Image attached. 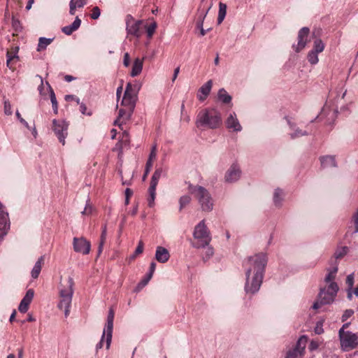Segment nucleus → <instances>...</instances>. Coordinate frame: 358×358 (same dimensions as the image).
<instances>
[{
    "label": "nucleus",
    "instance_id": "nucleus-1",
    "mask_svg": "<svg viewBox=\"0 0 358 358\" xmlns=\"http://www.w3.org/2000/svg\"><path fill=\"white\" fill-rule=\"evenodd\" d=\"M266 264L267 257L264 253H258L248 258L245 285V291L247 294H253L259 289Z\"/></svg>",
    "mask_w": 358,
    "mask_h": 358
},
{
    "label": "nucleus",
    "instance_id": "nucleus-2",
    "mask_svg": "<svg viewBox=\"0 0 358 358\" xmlns=\"http://www.w3.org/2000/svg\"><path fill=\"white\" fill-rule=\"evenodd\" d=\"M222 123L221 113L215 108H206L201 110L196 120L197 127H207L212 129L219 128Z\"/></svg>",
    "mask_w": 358,
    "mask_h": 358
},
{
    "label": "nucleus",
    "instance_id": "nucleus-3",
    "mask_svg": "<svg viewBox=\"0 0 358 358\" xmlns=\"http://www.w3.org/2000/svg\"><path fill=\"white\" fill-rule=\"evenodd\" d=\"M188 190L197 199L203 211L210 212L213 210L214 201L208 189L200 185H189Z\"/></svg>",
    "mask_w": 358,
    "mask_h": 358
},
{
    "label": "nucleus",
    "instance_id": "nucleus-4",
    "mask_svg": "<svg viewBox=\"0 0 358 358\" xmlns=\"http://www.w3.org/2000/svg\"><path fill=\"white\" fill-rule=\"evenodd\" d=\"M74 281L73 278L69 277L66 284L62 285L59 291L60 301L58 307L60 309H64V315L67 317L69 314V308L71 304L72 297L73 294Z\"/></svg>",
    "mask_w": 358,
    "mask_h": 358
},
{
    "label": "nucleus",
    "instance_id": "nucleus-5",
    "mask_svg": "<svg viewBox=\"0 0 358 358\" xmlns=\"http://www.w3.org/2000/svg\"><path fill=\"white\" fill-rule=\"evenodd\" d=\"M338 291V286L336 282H331L327 288H321L318 294L317 301L313 303L312 308L315 310L320 308L322 305L331 303Z\"/></svg>",
    "mask_w": 358,
    "mask_h": 358
},
{
    "label": "nucleus",
    "instance_id": "nucleus-6",
    "mask_svg": "<svg viewBox=\"0 0 358 358\" xmlns=\"http://www.w3.org/2000/svg\"><path fill=\"white\" fill-rule=\"evenodd\" d=\"M193 236L194 239L197 240L196 242L192 243V246L196 248H206L208 245L211 236L205 224V220H201L194 228Z\"/></svg>",
    "mask_w": 358,
    "mask_h": 358
},
{
    "label": "nucleus",
    "instance_id": "nucleus-7",
    "mask_svg": "<svg viewBox=\"0 0 358 358\" xmlns=\"http://www.w3.org/2000/svg\"><path fill=\"white\" fill-rule=\"evenodd\" d=\"M338 336L343 351L348 352L358 347V336L357 334L339 329Z\"/></svg>",
    "mask_w": 358,
    "mask_h": 358
},
{
    "label": "nucleus",
    "instance_id": "nucleus-8",
    "mask_svg": "<svg viewBox=\"0 0 358 358\" xmlns=\"http://www.w3.org/2000/svg\"><path fill=\"white\" fill-rule=\"evenodd\" d=\"M114 317V310L112 308H110L107 317V322L106 324L105 328L103 329L101 341L96 345V350L101 349L103 347V342L105 338L106 343V349H109L112 340Z\"/></svg>",
    "mask_w": 358,
    "mask_h": 358
},
{
    "label": "nucleus",
    "instance_id": "nucleus-9",
    "mask_svg": "<svg viewBox=\"0 0 358 358\" xmlns=\"http://www.w3.org/2000/svg\"><path fill=\"white\" fill-rule=\"evenodd\" d=\"M68 127L69 124L64 120L55 119L52 120V130L62 145L65 144V138L68 135Z\"/></svg>",
    "mask_w": 358,
    "mask_h": 358
},
{
    "label": "nucleus",
    "instance_id": "nucleus-10",
    "mask_svg": "<svg viewBox=\"0 0 358 358\" xmlns=\"http://www.w3.org/2000/svg\"><path fill=\"white\" fill-rule=\"evenodd\" d=\"M143 20L135 21L131 15H127L126 17V29L128 34L133 35L137 38L142 35L141 26Z\"/></svg>",
    "mask_w": 358,
    "mask_h": 358
},
{
    "label": "nucleus",
    "instance_id": "nucleus-11",
    "mask_svg": "<svg viewBox=\"0 0 358 358\" xmlns=\"http://www.w3.org/2000/svg\"><path fill=\"white\" fill-rule=\"evenodd\" d=\"M310 29L308 27H304L301 28L298 33L297 44L292 45L293 49L296 52H301L307 45L308 42V36Z\"/></svg>",
    "mask_w": 358,
    "mask_h": 358
},
{
    "label": "nucleus",
    "instance_id": "nucleus-12",
    "mask_svg": "<svg viewBox=\"0 0 358 358\" xmlns=\"http://www.w3.org/2000/svg\"><path fill=\"white\" fill-rule=\"evenodd\" d=\"M306 338L301 336L292 350L287 352L285 358H301L306 348Z\"/></svg>",
    "mask_w": 358,
    "mask_h": 358
},
{
    "label": "nucleus",
    "instance_id": "nucleus-13",
    "mask_svg": "<svg viewBox=\"0 0 358 358\" xmlns=\"http://www.w3.org/2000/svg\"><path fill=\"white\" fill-rule=\"evenodd\" d=\"M9 229L8 213L4 210V206L0 202V241L6 235Z\"/></svg>",
    "mask_w": 358,
    "mask_h": 358
},
{
    "label": "nucleus",
    "instance_id": "nucleus-14",
    "mask_svg": "<svg viewBox=\"0 0 358 358\" xmlns=\"http://www.w3.org/2000/svg\"><path fill=\"white\" fill-rule=\"evenodd\" d=\"M73 250L76 252H79L83 255H87L90 252L91 244L83 237L73 238Z\"/></svg>",
    "mask_w": 358,
    "mask_h": 358
},
{
    "label": "nucleus",
    "instance_id": "nucleus-15",
    "mask_svg": "<svg viewBox=\"0 0 358 358\" xmlns=\"http://www.w3.org/2000/svg\"><path fill=\"white\" fill-rule=\"evenodd\" d=\"M240 168L236 164H232L226 172L224 179L227 182H234L237 181L241 176Z\"/></svg>",
    "mask_w": 358,
    "mask_h": 358
},
{
    "label": "nucleus",
    "instance_id": "nucleus-16",
    "mask_svg": "<svg viewBox=\"0 0 358 358\" xmlns=\"http://www.w3.org/2000/svg\"><path fill=\"white\" fill-rule=\"evenodd\" d=\"M140 88L141 85L138 84L133 85L131 83H128L126 86L124 96L136 102L138 100V93L140 90Z\"/></svg>",
    "mask_w": 358,
    "mask_h": 358
},
{
    "label": "nucleus",
    "instance_id": "nucleus-17",
    "mask_svg": "<svg viewBox=\"0 0 358 358\" xmlns=\"http://www.w3.org/2000/svg\"><path fill=\"white\" fill-rule=\"evenodd\" d=\"M34 292L32 289H29V290H27L25 296L22 299L18 307V310L20 313H25L28 310L29 306L31 303L34 298Z\"/></svg>",
    "mask_w": 358,
    "mask_h": 358
},
{
    "label": "nucleus",
    "instance_id": "nucleus-18",
    "mask_svg": "<svg viewBox=\"0 0 358 358\" xmlns=\"http://www.w3.org/2000/svg\"><path fill=\"white\" fill-rule=\"evenodd\" d=\"M226 127L229 129H232L234 131L238 132L242 130V127L240 124L238 120L236 117V113L234 112L230 113L226 120Z\"/></svg>",
    "mask_w": 358,
    "mask_h": 358
},
{
    "label": "nucleus",
    "instance_id": "nucleus-19",
    "mask_svg": "<svg viewBox=\"0 0 358 358\" xmlns=\"http://www.w3.org/2000/svg\"><path fill=\"white\" fill-rule=\"evenodd\" d=\"M170 257L169 252L164 247L158 246L156 249L155 259L160 263H166Z\"/></svg>",
    "mask_w": 358,
    "mask_h": 358
},
{
    "label": "nucleus",
    "instance_id": "nucleus-20",
    "mask_svg": "<svg viewBox=\"0 0 358 358\" xmlns=\"http://www.w3.org/2000/svg\"><path fill=\"white\" fill-rule=\"evenodd\" d=\"M212 86H213V81L211 80H209L199 88V93H201L203 95V97H201V94H198V99L200 101H204L206 99V97L210 92Z\"/></svg>",
    "mask_w": 358,
    "mask_h": 358
},
{
    "label": "nucleus",
    "instance_id": "nucleus-21",
    "mask_svg": "<svg viewBox=\"0 0 358 358\" xmlns=\"http://www.w3.org/2000/svg\"><path fill=\"white\" fill-rule=\"evenodd\" d=\"M81 24V20L77 16L74 22L69 26L62 27V31L66 35H71L73 31L77 30Z\"/></svg>",
    "mask_w": 358,
    "mask_h": 358
},
{
    "label": "nucleus",
    "instance_id": "nucleus-22",
    "mask_svg": "<svg viewBox=\"0 0 358 358\" xmlns=\"http://www.w3.org/2000/svg\"><path fill=\"white\" fill-rule=\"evenodd\" d=\"M320 162L322 166L324 168L327 167H336V162L334 156L327 155L323 156L320 157Z\"/></svg>",
    "mask_w": 358,
    "mask_h": 358
},
{
    "label": "nucleus",
    "instance_id": "nucleus-23",
    "mask_svg": "<svg viewBox=\"0 0 358 358\" xmlns=\"http://www.w3.org/2000/svg\"><path fill=\"white\" fill-rule=\"evenodd\" d=\"M136 103V101L131 100L130 99H129L128 97H126L124 96H123V99L122 100V105L123 106H124L125 108H128L127 117L131 116V115L134 110Z\"/></svg>",
    "mask_w": 358,
    "mask_h": 358
},
{
    "label": "nucleus",
    "instance_id": "nucleus-24",
    "mask_svg": "<svg viewBox=\"0 0 358 358\" xmlns=\"http://www.w3.org/2000/svg\"><path fill=\"white\" fill-rule=\"evenodd\" d=\"M287 122L288 124L290 127V129L294 131L293 133L290 134V137L292 139L308 135V132H307L306 131H302L301 129L296 128L295 124L291 122L289 120H288Z\"/></svg>",
    "mask_w": 358,
    "mask_h": 358
},
{
    "label": "nucleus",
    "instance_id": "nucleus-25",
    "mask_svg": "<svg viewBox=\"0 0 358 358\" xmlns=\"http://www.w3.org/2000/svg\"><path fill=\"white\" fill-rule=\"evenodd\" d=\"M143 59L139 58L135 59L131 72V76L132 77L137 76L141 73L143 69Z\"/></svg>",
    "mask_w": 358,
    "mask_h": 358
},
{
    "label": "nucleus",
    "instance_id": "nucleus-26",
    "mask_svg": "<svg viewBox=\"0 0 358 358\" xmlns=\"http://www.w3.org/2000/svg\"><path fill=\"white\" fill-rule=\"evenodd\" d=\"M44 257L43 256H41L37 262H36L34 268L31 271V277L34 279L37 278L40 274V272L42 268V264H43Z\"/></svg>",
    "mask_w": 358,
    "mask_h": 358
},
{
    "label": "nucleus",
    "instance_id": "nucleus-27",
    "mask_svg": "<svg viewBox=\"0 0 358 358\" xmlns=\"http://www.w3.org/2000/svg\"><path fill=\"white\" fill-rule=\"evenodd\" d=\"M18 50H19V48L18 47H15L13 50L7 52V54H6V57H7L6 64H7V66L10 69L12 68V64H11L12 61H13L14 59H18V56H17Z\"/></svg>",
    "mask_w": 358,
    "mask_h": 358
},
{
    "label": "nucleus",
    "instance_id": "nucleus-28",
    "mask_svg": "<svg viewBox=\"0 0 358 358\" xmlns=\"http://www.w3.org/2000/svg\"><path fill=\"white\" fill-rule=\"evenodd\" d=\"M53 41V38H47L45 37H41L38 39V43L37 46V51L41 52L46 49L47 46L49 45Z\"/></svg>",
    "mask_w": 358,
    "mask_h": 358
},
{
    "label": "nucleus",
    "instance_id": "nucleus-29",
    "mask_svg": "<svg viewBox=\"0 0 358 358\" xmlns=\"http://www.w3.org/2000/svg\"><path fill=\"white\" fill-rule=\"evenodd\" d=\"M283 200V192L280 188L275 189L273 194V203L275 206H280Z\"/></svg>",
    "mask_w": 358,
    "mask_h": 358
},
{
    "label": "nucleus",
    "instance_id": "nucleus-30",
    "mask_svg": "<svg viewBox=\"0 0 358 358\" xmlns=\"http://www.w3.org/2000/svg\"><path fill=\"white\" fill-rule=\"evenodd\" d=\"M217 96L219 100L224 103H229L231 101V96L224 88H222L219 90Z\"/></svg>",
    "mask_w": 358,
    "mask_h": 358
},
{
    "label": "nucleus",
    "instance_id": "nucleus-31",
    "mask_svg": "<svg viewBox=\"0 0 358 358\" xmlns=\"http://www.w3.org/2000/svg\"><path fill=\"white\" fill-rule=\"evenodd\" d=\"M227 5L222 2H220L219 3V11H218V17H217V24H221L227 14Z\"/></svg>",
    "mask_w": 358,
    "mask_h": 358
},
{
    "label": "nucleus",
    "instance_id": "nucleus-32",
    "mask_svg": "<svg viewBox=\"0 0 358 358\" xmlns=\"http://www.w3.org/2000/svg\"><path fill=\"white\" fill-rule=\"evenodd\" d=\"M127 112H128L127 108L120 109L118 117H117V120H115L114 124L120 126V124L119 122L121 119H122V122L130 119L131 117H127Z\"/></svg>",
    "mask_w": 358,
    "mask_h": 358
},
{
    "label": "nucleus",
    "instance_id": "nucleus-33",
    "mask_svg": "<svg viewBox=\"0 0 358 358\" xmlns=\"http://www.w3.org/2000/svg\"><path fill=\"white\" fill-rule=\"evenodd\" d=\"M162 172L163 171L162 169H157L155 170L151 178L150 187H157L158 181L162 176Z\"/></svg>",
    "mask_w": 358,
    "mask_h": 358
},
{
    "label": "nucleus",
    "instance_id": "nucleus-34",
    "mask_svg": "<svg viewBox=\"0 0 358 358\" xmlns=\"http://www.w3.org/2000/svg\"><path fill=\"white\" fill-rule=\"evenodd\" d=\"M337 271H338L337 264H336L332 268L328 269V273H327V275H326V277L324 278V281L327 283L329 282V284L331 282H334L333 280L336 278V275Z\"/></svg>",
    "mask_w": 358,
    "mask_h": 358
},
{
    "label": "nucleus",
    "instance_id": "nucleus-35",
    "mask_svg": "<svg viewBox=\"0 0 358 358\" xmlns=\"http://www.w3.org/2000/svg\"><path fill=\"white\" fill-rule=\"evenodd\" d=\"M324 47L325 45L323 41L320 38H317L313 42V47L311 50L319 54L324 50Z\"/></svg>",
    "mask_w": 358,
    "mask_h": 358
},
{
    "label": "nucleus",
    "instance_id": "nucleus-36",
    "mask_svg": "<svg viewBox=\"0 0 358 358\" xmlns=\"http://www.w3.org/2000/svg\"><path fill=\"white\" fill-rule=\"evenodd\" d=\"M129 142L130 139L129 133L127 131H124L122 134V137L118 144H120V148H122L124 147L129 146Z\"/></svg>",
    "mask_w": 358,
    "mask_h": 358
},
{
    "label": "nucleus",
    "instance_id": "nucleus-37",
    "mask_svg": "<svg viewBox=\"0 0 358 358\" xmlns=\"http://www.w3.org/2000/svg\"><path fill=\"white\" fill-rule=\"evenodd\" d=\"M349 251V248L347 246L338 248L334 252V258L336 259L343 258Z\"/></svg>",
    "mask_w": 358,
    "mask_h": 358
},
{
    "label": "nucleus",
    "instance_id": "nucleus-38",
    "mask_svg": "<svg viewBox=\"0 0 358 358\" xmlns=\"http://www.w3.org/2000/svg\"><path fill=\"white\" fill-rule=\"evenodd\" d=\"M49 87H50L49 85ZM50 101H51V103H52V109H53V111L55 114H57L58 113V103H57V99H56V96H55V94L54 92V91L52 90V89L51 87H50Z\"/></svg>",
    "mask_w": 358,
    "mask_h": 358
},
{
    "label": "nucleus",
    "instance_id": "nucleus-39",
    "mask_svg": "<svg viewBox=\"0 0 358 358\" xmlns=\"http://www.w3.org/2000/svg\"><path fill=\"white\" fill-rule=\"evenodd\" d=\"M191 197L188 195L182 196L179 199V210L181 211L191 201Z\"/></svg>",
    "mask_w": 358,
    "mask_h": 358
},
{
    "label": "nucleus",
    "instance_id": "nucleus-40",
    "mask_svg": "<svg viewBox=\"0 0 358 358\" xmlns=\"http://www.w3.org/2000/svg\"><path fill=\"white\" fill-rule=\"evenodd\" d=\"M307 59H308V61L311 64H316L319 61L318 53H317L313 50H310L308 54Z\"/></svg>",
    "mask_w": 358,
    "mask_h": 358
},
{
    "label": "nucleus",
    "instance_id": "nucleus-41",
    "mask_svg": "<svg viewBox=\"0 0 358 358\" xmlns=\"http://www.w3.org/2000/svg\"><path fill=\"white\" fill-rule=\"evenodd\" d=\"M149 198H148V206L150 207H152L153 205H154V201H155V192H156V188H154V187H149Z\"/></svg>",
    "mask_w": 358,
    "mask_h": 358
},
{
    "label": "nucleus",
    "instance_id": "nucleus-42",
    "mask_svg": "<svg viewBox=\"0 0 358 358\" xmlns=\"http://www.w3.org/2000/svg\"><path fill=\"white\" fill-rule=\"evenodd\" d=\"M156 28H157L156 22H153V23L150 24L149 26L146 27V32H147V35H148V38H151L153 36Z\"/></svg>",
    "mask_w": 358,
    "mask_h": 358
},
{
    "label": "nucleus",
    "instance_id": "nucleus-43",
    "mask_svg": "<svg viewBox=\"0 0 358 358\" xmlns=\"http://www.w3.org/2000/svg\"><path fill=\"white\" fill-rule=\"evenodd\" d=\"M206 247V248L205 255L203 257V261L208 260L214 254L213 248L212 247H210L208 245H207Z\"/></svg>",
    "mask_w": 358,
    "mask_h": 358
},
{
    "label": "nucleus",
    "instance_id": "nucleus-44",
    "mask_svg": "<svg viewBox=\"0 0 358 358\" xmlns=\"http://www.w3.org/2000/svg\"><path fill=\"white\" fill-rule=\"evenodd\" d=\"M101 15L100 8L98 6H95L92 10L91 18L93 20H96Z\"/></svg>",
    "mask_w": 358,
    "mask_h": 358
},
{
    "label": "nucleus",
    "instance_id": "nucleus-45",
    "mask_svg": "<svg viewBox=\"0 0 358 358\" xmlns=\"http://www.w3.org/2000/svg\"><path fill=\"white\" fill-rule=\"evenodd\" d=\"M156 156H157V145H154L152 147V149H151V151H150V153L149 155V158L147 162H150V163H152L153 160L155 159Z\"/></svg>",
    "mask_w": 358,
    "mask_h": 358
},
{
    "label": "nucleus",
    "instance_id": "nucleus-46",
    "mask_svg": "<svg viewBox=\"0 0 358 358\" xmlns=\"http://www.w3.org/2000/svg\"><path fill=\"white\" fill-rule=\"evenodd\" d=\"M353 314H354V311L352 309L345 310L342 315V317H341L342 322L346 321Z\"/></svg>",
    "mask_w": 358,
    "mask_h": 358
},
{
    "label": "nucleus",
    "instance_id": "nucleus-47",
    "mask_svg": "<svg viewBox=\"0 0 358 358\" xmlns=\"http://www.w3.org/2000/svg\"><path fill=\"white\" fill-rule=\"evenodd\" d=\"M346 284L348 286L349 289H352L354 285V274L351 273L347 276Z\"/></svg>",
    "mask_w": 358,
    "mask_h": 358
},
{
    "label": "nucleus",
    "instance_id": "nucleus-48",
    "mask_svg": "<svg viewBox=\"0 0 358 358\" xmlns=\"http://www.w3.org/2000/svg\"><path fill=\"white\" fill-rule=\"evenodd\" d=\"M4 113L7 115H12L11 105L9 101H4Z\"/></svg>",
    "mask_w": 358,
    "mask_h": 358
},
{
    "label": "nucleus",
    "instance_id": "nucleus-49",
    "mask_svg": "<svg viewBox=\"0 0 358 358\" xmlns=\"http://www.w3.org/2000/svg\"><path fill=\"white\" fill-rule=\"evenodd\" d=\"M324 332L322 322H318L315 327V333L316 334H322Z\"/></svg>",
    "mask_w": 358,
    "mask_h": 358
},
{
    "label": "nucleus",
    "instance_id": "nucleus-50",
    "mask_svg": "<svg viewBox=\"0 0 358 358\" xmlns=\"http://www.w3.org/2000/svg\"><path fill=\"white\" fill-rule=\"evenodd\" d=\"M80 111L82 114L83 115H87L89 116H90L92 115V113L91 112H87V106L84 103H80Z\"/></svg>",
    "mask_w": 358,
    "mask_h": 358
},
{
    "label": "nucleus",
    "instance_id": "nucleus-51",
    "mask_svg": "<svg viewBox=\"0 0 358 358\" xmlns=\"http://www.w3.org/2000/svg\"><path fill=\"white\" fill-rule=\"evenodd\" d=\"M16 116L17 117V119L19 120V121L23 124L24 125L27 129H29V124L28 122L22 117L20 113H19L18 110L16 111Z\"/></svg>",
    "mask_w": 358,
    "mask_h": 358
},
{
    "label": "nucleus",
    "instance_id": "nucleus-52",
    "mask_svg": "<svg viewBox=\"0 0 358 358\" xmlns=\"http://www.w3.org/2000/svg\"><path fill=\"white\" fill-rule=\"evenodd\" d=\"M143 246H144V245H143V241H140L138 244V246L136 247V250L134 252L136 253V255H138L143 252Z\"/></svg>",
    "mask_w": 358,
    "mask_h": 358
},
{
    "label": "nucleus",
    "instance_id": "nucleus-53",
    "mask_svg": "<svg viewBox=\"0 0 358 358\" xmlns=\"http://www.w3.org/2000/svg\"><path fill=\"white\" fill-rule=\"evenodd\" d=\"M64 99H65V100H66V101H76V103H77L78 104H79V103H80V99H79V98L76 97V96H74V95L67 94V95H66V96H65Z\"/></svg>",
    "mask_w": 358,
    "mask_h": 358
},
{
    "label": "nucleus",
    "instance_id": "nucleus-54",
    "mask_svg": "<svg viewBox=\"0 0 358 358\" xmlns=\"http://www.w3.org/2000/svg\"><path fill=\"white\" fill-rule=\"evenodd\" d=\"M152 166V163H150V162H146L145 173H144V176H143V179H145L147 177V176L149 173Z\"/></svg>",
    "mask_w": 358,
    "mask_h": 358
},
{
    "label": "nucleus",
    "instance_id": "nucleus-55",
    "mask_svg": "<svg viewBox=\"0 0 358 358\" xmlns=\"http://www.w3.org/2000/svg\"><path fill=\"white\" fill-rule=\"evenodd\" d=\"M150 281V280L145 276L140 282L139 284L137 286V289H139L142 287H143L144 286H145L148 282Z\"/></svg>",
    "mask_w": 358,
    "mask_h": 358
},
{
    "label": "nucleus",
    "instance_id": "nucleus-56",
    "mask_svg": "<svg viewBox=\"0 0 358 358\" xmlns=\"http://www.w3.org/2000/svg\"><path fill=\"white\" fill-rule=\"evenodd\" d=\"M209 9L210 8L208 9L207 11H208ZM207 13L208 12L206 13V14L200 19V20L196 24V28L199 29L200 31L203 28V20L206 16Z\"/></svg>",
    "mask_w": 358,
    "mask_h": 358
},
{
    "label": "nucleus",
    "instance_id": "nucleus-57",
    "mask_svg": "<svg viewBox=\"0 0 358 358\" xmlns=\"http://www.w3.org/2000/svg\"><path fill=\"white\" fill-rule=\"evenodd\" d=\"M106 238V225L105 224L102 228V232L101 235L100 241L102 243H105Z\"/></svg>",
    "mask_w": 358,
    "mask_h": 358
},
{
    "label": "nucleus",
    "instance_id": "nucleus-58",
    "mask_svg": "<svg viewBox=\"0 0 358 358\" xmlns=\"http://www.w3.org/2000/svg\"><path fill=\"white\" fill-rule=\"evenodd\" d=\"M123 64L125 66H129L130 64V57L128 52L124 55Z\"/></svg>",
    "mask_w": 358,
    "mask_h": 358
},
{
    "label": "nucleus",
    "instance_id": "nucleus-59",
    "mask_svg": "<svg viewBox=\"0 0 358 358\" xmlns=\"http://www.w3.org/2000/svg\"><path fill=\"white\" fill-rule=\"evenodd\" d=\"M319 347V343L316 341H312L309 345V349L310 350H315Z\"/></svg>",
    "mask_w": 358,
    "mask_h": 358
},
{
    "label": "nucleus",
    "instance_id": "nucleus-60",
    "mask_svg": "<svg viewBox=\"0 0 358 358\" xmlns=\"http://www.w3.org/2000/svg\"><path fill=\"white\" fill-rule=\"evenodd\" d=\"M69 6H70L69 13L71 15H73L76 13V8H78V6L74 4V1H70Z\"/></svg>",
    "mask_w": 358,
    "mask_h": 358
},
{
    "label": "nucleus",
    "instance_id": "nucleus-61",
    "mask_svg": "<svg viewBox=\"0 0 358 358\" xmlns=\"http://www.w3.org/2000/svg\"><path fill=\"white\" fill-rule=\"evenodd\" d=\"M12 25L16 30L20 28V21L14 17L12 18Z\"/></svg>",
    "mask_w": 358,
    "mask_h": 358
},
{
    "label": "nucleus",
    "instance_id": "nucleus-62",
    "mask_svg": "<svg viewBox=\"0 0 358 358\" xmlns=\"http://www.w3.org/2000/svg\"><path fill=\"white\" fill-rule=\"evenodd\" d=\"M74 4L78 6V8H82L85 4V0H74Z\"/></svg>",
    "mask_w": 358,
    "mask_h": 358
},
{
    "label": "nucleus",
    "instance_id": "nucleus-63",
    "mask_svg": "<svg viewBox=\"0 0 358 358\" xmlns=\"http://www.w3.org/2000/svg\"><path fill=\"white\" fill-rule=\"evenodd\" d=\"M179 72H180V67L176 68L174 70V73H173V78H172L173 82L177 78V76H178Z\"/></svg>",
    "mask_w": 358,
    "mask_h": 358
},
{
    "label": "nucleus",
    "instance_id": "nucleus-64",
    "mask_svg": "<svg viewBox=\"0 0 358 358\" xmlns=\"http://www.w3.org/2000/svg\"><path fill=\"white\" fill-rule=\"evenodd\" d=\"M132 194H133V191L131 189L127 188L125 189V197L130 198Z\"/></svg>",
    "mask_w": 358,
    "mask_h": 358
}]
</instances>
